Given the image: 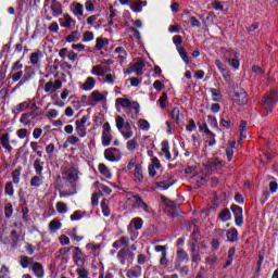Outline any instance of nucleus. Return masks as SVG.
Segmentation results:
<instances>
[{"label": "nucleus", "instance_id": "nucleus-59", "mask_svg": "<svg viewBox=\"0 0 278 278\" xmlns=\"http://www.w3.org/2000/svg\"><path fill=\"white\" fill-rule=\"evenodd\" d=\"M67 144H72V147H76V144H79V139L77 136H70L66 140Z\"/></svg>", "mask_w": 278, "mask_h": 278}, {"label": "nucleus", "instance_id": "nucleus-62", "mask_svg": "<svg viewBox=\"0 0 278 278\" xmlns=\"http://www.w3.org/2000/svg\"><path fill=\"white\" fill-rule=\"evenodd\" d=\"M55 151V144L53 143H49L47 147H46V153L47 155H49V157H53V152Z\"/></svg>", "mask_w": 278, "mask_h": 278}, {"label": "nucleus", "instance_id": "nucleus-41", "mask_svg": "<svg viewBox=\"0 0 278 278\" xmlns=\"http://www.w3.org/2000/svg\"><path fill=\"white\" fill-rule=\"evenodd\" d=\"M67 42H78L79 40V31L73 30L71 35L66 37Z\"/></svg>", "mask_w": 278, "mask_h": 278}, {"label": "nucleus", "instance_id": "nucleus-22", "mask_svg": "<svg viewBox=\"0 0 278 278\" xmlns=\"http://www.w3.org/2000/svg\"><path fill=\"white\" fill-rule=\"evenodd\" d=\"M66 179L70 184H75L79 179V174L75 167H71L66 173Z\"/></svg>", "mask_w": 278, "mask_h": 278}, {"label": "nucleus", "instance_id": "nucleus-42", "mask_svg": "<svg viewBox=\"0 0 278 278\" xmlns=\"http://www.w3.org/2000/svg\"><path fill=\"white\" fill-rule=\"evenodd\" d=\"M12 214H14V207L12 206V203H7L4 206L5 218H12Z\"/></svg>", "mask_w": 278, "mask_h": 278}, {"label": "nucleus", "instance_id": "nucleus-7", "mask_svg": "<svg viewBox=\"0 0 278 278\" xmlns=\"http://www.w3.org/2000/svg\"><path fill=\"white\" fill-rule=\"evenodd\" d=\"M30 110H33L29 113H23L21 115L20 118V123H22V125H24V127H29L31 125V119L29 118H38V116H40V114L37 112L38 105H36V103H33V105L30 106Z\"/></svg>", "mask_w": 278, "mask_h": 278}, {"label": "nucleus", "instance_id": "nucleus-44", "mask_svg": "<svg viewBox=\"0 0 278 278\" xmlns=\"http://www.w3.org/2000/svg\"><path fill=\"white\" fill-rule=\"evenodd\" d=\"M101 208L103 216H110V205H108V199L101 201Z\"/></svg>", "mask_w": 278, "mask_h": 278}, {"label": "nucleus", "instance_id": "nucleus-28", "mask_svg": "<svg viewBox=\"0 0 278 278\" xmlns=\"http://www.w3.org/2000/svg\"><path fill=\"white\" fill-rule=\"evenodd\" d=\"M34 264V257H29L27 255H21L20 256V266L23 268H29Z\"/></svg>", "mask_w": 278, "mask_h": 278}, {"label": "nucleus", "instance_id": "nucleus-6", "mask_svg": "<svg viewBox=\"0 0 278 278\" xmlns=\"http://www.w3.org/2000/svg\"><path fill=\"white\" fill-rule=\"evenodd\" d=\"M130 199L132 201V207L134 210H143L146 214H153V208L149 206L139 194L136 193H129Z\"/></svg>", "mask_w": 278, "mask_h": 278}, {"label": "nucleus", "instance_id": "nucleus-51", "mask_svg": "<svg viewBox=\"0 0 278 278\" xmlns=\"http://www.w3.org/2000/svg\"><path fill=\"white\" fill-rule=\"evenodd\" d=\"M16 136L21 140H25V138H27V136H29V130H27L26 128H21V129L16 130Z\"/></svg>", "mask_w": 278, "mask_h": 278}, {"label": "nucleus", "instance_id": "nucleus-58", "mask_svg": "<svg viewBox=\"0 0 278 278\" xmlns=\"http://www.w3.org/2000/svg\"><path fill=\"white\" fill-rule=\"evenodd\" d=\"M179 116H180L179 108H174L172 110V118H173V121H175L176 123H179Z\"/></svg>", "mask_w": 278, "mask_h": 278}, {"label": "nucleus", "instance_id": "nucleus-35", "mask_svg": "<svg viewBox=\"0 0 278 278\" xmlns=\"http://www.w3.org/2000/svg\"><path fill=\"white\" fill-rule=\"evenodd\" d=\"M240 132V142H242L247 138V122L242 121L239 126Z\"/></svg>", "mask_w": 278, "mask_h": 278}, {"label": "nucleus", "instance_id": "nucleus-13", "mask_svg": "<svg viewBox=\"0 0 278 278\" xmlns=\"http://www.w3.org/2000/svg\"><path fill=\"white\" fill-rule=\"evenodd\" d=\"M231 212L233 213L235 216V224L237 225V227H242V225H244V218L242 216V207L233 204L230 207Z\"/></svg>", "mask_w": 278, "mask_h": 278}, {"label": "nucleus", "instance_id": "nucleus-57", "mask_svg": "<svg viewBox=\"0 0 278 278\" xmlns=\"http://www.w3.org/2000/svg\"><path fill=\"white\" fill-rule=\"evenodd\" d=\"M29 108V101H24L15 106L16 112H25Z\"/></svg>", "mask_w": 278, "mask_h": 278}, {"label": "nucleus", "instance_id": "nucleus-54", "mask_svg": "<svg viewBox=\"0 0 278 278\" xmlns=\"http://www.w3.org/2000/svg\"><path fill=\"white\" fill-rule=\"evenodd\" d=\"M13 182L21 184V167L12 172Z\"/></svg>", "mask_w": 278, "mask_h": 278}, {"label": "nucleus", "instance_id": "nucleus-24", "mask_svg": "<svg viewBox=\"0 0 278 278\" xmlns=\"http://www.w3.org/2000/svg\"><path fill=\"white\" fill-rule=\"evenodd\" d=\"M142 225H143L142 218L140 217L134 218L128 225V231H134V229L138 231L142 229Z\"/></svg>", "mask_w": 278, "mask_h": 278}, {"label": "nucleus", "instance_id": "nucleus-4", "mask_svg": "<svg viewBox=\"0 0 278 278\" xmlns=\"http://www.w3.org/2000/svg\"><path fill=\"white\" fill-rule=\"evenodd\" d=\"M190 251H191V262L197 264V262H201V255H205L207 251V245L205 242H201L197 245V242L190 243Z\"/></svg>", "mask_w": 278, "mask_h": 278}, {"label": "nucleus", "instance_id": "nucleus-49", "mask_svg": "<svg viewBox=\"0 0 278 278\" xmlns=\"http://www.w3.org/2000/svg\"><path fill=\"white\" fill-rule=\"evenodd\" d=\"M168 101V94L166 93H162V96L160 97V99L157 100V103L160 105V108L162 110H164V108H166V103Z\"/></svg>", "mask_w": 278, "mask_h": 278}, {"label": "nucleus", "instance_id": "nucleus-5", "mask_svg": "<svg viewBox=\"0 0 278 278\" xmlns=\"http://www.w3.org/2000/svg\"><path fill=\"white\" fill-rule=\"evenodd\" d=\"M116 108H123L129 110L130 112H135L136 115L140 114V103L136 101H130L127 98H117L115 100Z\"/></svg>", "mask_w": 278, "mask_h": 278}, {"label": "nucleus", "instance_id": "nucleus-25", "mask_svg": "<svg viewBox=\"0 0 278 278\" xmlns=\"http://www.w3.org/2000/svg\"><path fill=\"white\" fill-rule=\"evenodd\" d=\"M50 10L52 11L53 16H60V14H62V4L58 2V0H52Z\"/></svg>", "mask_w": 278, "mask_h": 278}, {"label": "nucleus", "instance_id": "nucleus-46", "mask_svg": "<svg viewBox=\"0 0 278 278\" xmlns=\"http://www.w3.org/2000/svg\"><path fill=\"white\" fill-rule=\"evenodd\" d=\"M105 45H108V39L97 38L96 40L97 51H101L105 47Z\"/></svg>", "mask_w": 278, "mask_h": 278}, {"label": "nucleus", "instance_id": "nucleus-36", "mask_svg": "<svg viewBox=\"0 0 278 278\" xmlns=\"http://www.w3.org/2000/svg\"><path fill=\"white\" fill-rule=\"evenodd\" d=\"M40 58H42V53L40 51L30 53V64L36 65L40 62Z\"/></svg>", "mask_w": 278, "mask_h": 278}, {"label": "nucleus", "instance_id": "nucleus-19", "mask_svg": "<svg viewBox=\"0 0 278 278\" xmlns=\"http://www.w3.org/2000/svg\"><path fill=\"white\" fill-rule=\"evenodd\" d=\"M30 268H31L35 277H37V278L45 277V268L42 267V264H40L39 262H34L30 265Z\"/></svg>", "mask_w": 278, "mask_h": 278}, {"label": "nucleus", "instance_id": "nucleus-40", "mask_svg": "<svg viewBox=\"0 0 278 278\" xmlns=\"http://www.w3.org/2000/svg\"><path fill=\"white\" fill-rule=\"evenodd\" d=\"M162 153H164L166 160H170L173 156L170 155V147H168V142L162 143Z\"/></svg>", "mask_w": 278, "mask_h": 278}, {"label": "nucleus", "instance_id": "nucleus-43", "mask_svg": "<svg viewBox=\"0 0 278 278\" xmlns=\"http://www.w3.org/2000/svg\"><path fill=\"white\" fill-rule=\"evenodd\" d=\"M128 278H137L140 277V267H135L132 269H129L126 274Z\"/></svg>", "mask_w": 278, "mask_h": 278}, {"label": "nucleus", "instance_id": "nucleus-45", "mask_svg": "<svg viewBox=\"0 0 278 278\" xmlns=\"http://www.w3.org/2000/svg\"><path fill=\"white\" fill-rule=\"evenodd\" d=\"M90 121V116L84 115L80 119L75 122L76 127H86V124Z\"/></svg>", "mask_w": 278, "mask_h": 278}, {"label": "nucleus", "instance_id": "nucleus-38", "mask_svg": "<svg viewBox=\"0 0 278 278\" xmlns=\"http://www.w3.org/2000/svg\"><path fill=\"white\" fill-rule=\"evenodd\" d=\"M177 51L180 55V58L186 62V64H190V59L188 58V52H186V49L182 47L177 48Z\"/></svg>", "mask_w": 278, "mask_h": 278}, {"label": "nucleus", "instance_id": "nucleus-39", "mask_svg": "<svg viewBox=\"0 0 278 278\" xmlns=\"http://www.w3.org/2000/svg\"><path fill=\"white\" fill-rule=\"evenodd\" d=\"M56 212L59 214H66L68 212V205L64 202H58L56 203Z\"/></svg>", "mask_w": 278, "mask_h": 278}, {"label": "nucleus", "instance_id": "nucleus-61", "mask_svg": "<svg viewBox=\"0 0 278 278\" xmlns=\"http://www.w3.org/2000/svg\"><path fill=\"white\" fill-rule=\"evenodd\" d=\"M130 10H132V12H142V5L140 3V1H136L130 5Z\"/></svg>", "mask_w": 278, "mask_h": 278}, {"label": "nucleus", "instance_id": "nucleus-15", "mask_svg": "<svg viewBox=\"0 0 278 278\" xmlns=\"http://www.w3.org/2000/svg\"><path fill=\"white\" fill-rule=\"evenodd\" d=\"M233 101L238 103V105H247L249 99L247 98V91L244 89H239L235 92Z\"/></svg>", "mask_w": 278, "mask_h": 278}, {"label": "nucleus", "instance_id": "nucleus-34", "mask_svg": "<svg viewBox=\"0 0 278 278\" xmlns=\"http://www.w3.org/2000/svg\"><path fill=\"white\" fill-rule=\"evenodd\" d=\"M71 25H73V17H71V15L68 14H65L61 22V27H65V29H71Z\"/></svg>", "mask_w": 278, "mask_h": 278}, {"label": "nucleus", "instance_id": "nucleus-32", "mask_svg": "<svg viewBox=\"0 0 278 278\" xmlns=\"http://www.w3.org/2000/svg\"><path fill=\"white\" fill-rule=\"evenodd\" d=\"M227 240L229 242H237L238 241V229L231 228L227 231Z\"/></svg>", "mask_w": 278, "mask_h": 278}, {"label": "nucleus", "instance_id": "nucleus-2", "mask_svg": "<svg viewBox=\"0 0 278 278\" xmlns=\"http://www.w3.org/2000/svg\"><path fill=\"white\" fill-rule=\"evenodd\" d=\"M115 125L119 134H122L124 140H129L134 138V130L131 129V124H129V122H125V118H123V116L117 115L115 117Z\"/></svg>", "mask_w": 278, "mask_h": 278}, {"label": "nucleus", "instance_id": "nucleus-48", "mask_svg": "<svg viewBox=\"0 0 278 278\" xmlns=\"http://www.w3.org/2000/svg\"><path fill=\"white\" fill-rule=\"evenodd\" d=\"M138 125L140 129H142V131H149V129L151 128V124H149L147 119H139Z\"/></svg>", "mask_w": 278, "mask_h": 278}, {"label": "nucleus", "instance_id": "nucleus-63", "mask_svg": "<svg viewBox=\"0 0 278 278\" xmlns=\"http://www.w3.org/2000/svg\"><path fill=\"white\" fill-rule=\"evenodd\" d=\"M157 188H160L161 190H168L170 186H173V182H168V181H161L157 182Z\"/></svg>", "mask_w": 278, "mask_h": 278}, {"label": "nucleus", "instance_id": "nucleus-52", "mask_svg": "<svg viewBox=\"0 0 278 278\" xmlns=\"http://www.w3.org/2000/svg\"><path fill=\"white\" fill-rule=\"evenodd\" d=\"M98 185L99 191L102 194H112V189L103 184L96 182Z\"/></svg>", "mask_w": 278, "mask_h": 278}, {"label": "nucleus", "instance_id": "nucleus-53", "mask_svg": "<svg viewBox=\"0 0 278 278\" xmlns=\"http://www.w3.org/2000/svg\"><path fill=\"white\" fill-rule=\"evenodd\" d=\"M76 275H78V278H88V275H90L88 273V269H86L85 267H78L76 269Z\"/></svg>", "mask_w": 278, "mask_h": 278}, {"label": "nucleus", "instance_id": "nucleus-23", "mask_svg": "<svg viewBox=\"0 0 278 278\" xmlns=\"http://www.w3.org/2000/svg\"><path fill=\"white\" fill-rule=\"evenodd\" d=\"M48 229L50 233H55V231H60L62 229V222L60 219L54 218L48 224Z\"/></svg>", "mask_w": 278, "mask_h": 278}, {"label": "nucleus", "instance_id": "nucleus-26", "mask_svg": "<svg viewBox=\"0 0 278 278\" xmlns=\"http://www.w3.org/2000/svg\"><path fill=\"white\" fill-rule=\"evenodd\" d=\"M72 12H73L74 16H77L78 18L80 16H84V4L74 2L72 4Z\"/></svg>", "mask_w": 278, "mask_h": 278}, {"label": "nucleus", "instance_id": "nucleus-12", "mask_svg": "<svg viewBox=\"0 0 278 278\" xmlns=\"http://www.w3.org/2000/svg\"><path fill=\"white\" fill-rule=\"evenodd\" d=\"M104 157L109 162H117V160H121V150L118 148H109L104 151Z\"/></svg>", "mask_w": 278, "mask_h": 278}, {"label": "nucleus", "instance_id": "nucleus-10", "mask_svg": "<svg viewBox=\"0 0 278 278\" xmlns=\"http://www.w3.org/2000/svg\"><path fill=\"white\" fill-rule=\"evenodd\" d=\"M142 68H144V61L138 58L137 61L126 70V74L131 75V73H136V75H144Z\"/></svg>", "mask_w": 278, "mask_h": 278}, {"label": "nucleus", "instance_id": "nucleus-16", "mask_svg": "<svg viewBox=\"0 0 278 278\" xmlns=\"http://www.w3.org/2000/svg\"><path fill=\"white\" fill-rule=\"evenodd\" d=\"M132 181L136 186H140L144 181V174L142 172V166L136 165L134 170Z\"/></svg>", "mask_w": 278, "mask_h": 278}, {"label": "nucleus", "instance_id": "nucleus-18", "mask_svg": "<svg viewBox=\"0 0 278 278\" xmlns=\"http://www.w3.org/2000/svg\"><path fill=\"white\" fill-rule=\"evenodd\" d=\"M97 86V79L94 77L89 76L86 78L84 84L80 86L81 90H85V92H90V90H93Z\"/></svg>", "mask_w": 278, "mask_h": 278}, {"label": "nucleus", "instance_id": "nucleus-11", "mask_svg": "<svg viewBox=\"0 0 278 278\" xmlns=\"http://www.w3.org/2000/svg\"><path fill=\"white\" fill-rule=\"evenodd\" d=\"M134 257H136V254L131 252L129 249H122L117 253V258L119 260L122 266H125V261L130 260V262H134Z\"/></svg>", "mask_w": 278, "mask_h": 278}, {"label": "nucleus", "instance_id": "nucleus-37", "mask_svg": "<svg viewBox=\"0 0 278 278\" xmlns=\"http://www.w3.org/2000/svg\"><path fill=\"white\" fill-rule=\"evenodd\" d=\"M177 257L178 260H180L181 262H189L190 261V256H188V252L185 251L184 249H179L177 251Z\"/></svg>", "mask_w": 278, "mask_h": 278}, {"label": "nucleus", "instance_id": "nucleus-50", "mask_svg": "<svg viewBox=\"0 0 278 278\" xmlns=\"http://www.w3.org/2000/svg\"><path fill=\"white\" fill-rule=\"evenodd\" d=\"M75 131L79 138H86L87 136V128L81 126H76Z\"/></svg>", "mask_w": 278, "mask_h": 278}, {"label": "nucleus", "instance_id": "nucleus-60", "mask_svg": "<svg viewBox=\"0 0 278 278\" xmlns=\"http://www.w3.org/2000/svg\"><path fill=\"white\" fill-rule=\"evenodd\" d=\"M173 42H174V45H176V49H179V48L184 47L181 45L184 42V40H181V36H179V35H175L173 37Z\"/></svg>", "mask_w": 278, "mask_h": 278}, {"label": "nucleus", "instance_id": "nucleus-30", "mask_svg": "<svg viewBox=\"0 0 278 278\" xmlns=\"http://www.w3.org/2000/svg\"><path fill=\"white\" fill-rule=\"evenodd\" d=\"M34 168L36 175H42V170H45V162L40 161V159L35 160Z\"/></svg>", "mask_w": 278, "mask_h": 278}, {"label": "nucleus", "instance_id": "nucleus-56", "mask_svg": "<svg viewBox=\"0 0 278 278\" xmlns=\"http://www.w3.org/2000/svg\"><path fill=\"white\" fill-rule=\"evenodd\" d=\"M5 194H9V197H14V185L12 182H7L4 187Z\"/></svg>", "mask_w": 278, "mask_h": 278}, {"label": "nucleus", "instance_id": "nucleus-9", "mask_svg": "<svg viewBox=\"0 0 278 278\" xmlns=\"http://www.w3.org/2000/svg\"><path fill=\"white\" fill-rule=\"evenodd\" d=\"M278 101L277 91H271L264 100L263 105L267 112H273L275 104Z\"/></svg>", "mask_w": 278, "mask_h": 278}, {"label": "nucleus", "instance_id": "nucleus-31", "mask_svg": "<svg viewBox=\"0 0 278 278\" xmlns=\"http://www.w3.org/2000/svg\"><path fill=\"white\" fill-rule=\"evenodd\" d=\"M218 217L222 223H227V220H231V212L229 211V208H224L219 213Z\"/></svg>", "mask_w": 278, "mask_h": 278}, {"label": "nucleus", "instance_id": "nucleus-27", "mask_svg": "<svg viewBox=\"0 0 278 278\" xmlns=\"http://www.w3.org/2000/svg\"><path fill=\"white\" fill-rule=\"evenodd\" d=\"M138 147H140V144L138 143V137H134L132 139H129L126 142V149L130 153H134V151H136L138 149Z\"/></svg>", "mask_w": 278, "mask_h": 278}, {"label": "nucleus", "instance_id": "nucleus-3", "mask_svg": "<svg viewBox=\"0 0 278 278\" xmlns=\"http://www.w3.org/2000/svg\"><path fill=\"white\" fill-rule=\"evenodd\" d=\"M10 77L12 81L14 83L18 81L12 90V92H16L18 88H22V86H25V84H27V81L31 79V74H24L23 71H17V72H11Z\"/></svg>", "mask_w": 278, "mask_h": 278}, {"label": "nucleus", "instance_id": "nucleus-21", "mask_svg": "<svg viewBox=\"0 0 278 278\" xmlns=\"http://www.w3.org/2000/svg\"><path fill=\"white\" fill-rule=\"evenodd\" d=\"M31 188H40L45 184V176L36 174L29 181Z\"/></svg>", "mask_w": 278, "mask_h": 278}, {"label": "nucleus", "instance_id": "nucleus-20", "mask_svg": "<svg viewBox=\"0 0 278 278\" xmlns=\"http://www.w3.org/2000/svg\"><path fill=\"white\" fill-rule=\"evenodd\" d=\"M114 55L117 59V62H119V64H123V62L127 60V50H125V48L123 47H117L114 51Z\"/></svg>", "mask_w": 278, "mask_h": 278}, {"label": "nucleus", "instance_id": "nucleus-55", "mask_svg": "<svg viewBox=\"0 0 278 278\" xmlns=\"http://www.w3.org/2000/svg\"><path fill=\"white\" fill-rule=\"evenodd\" d=\"M210 92L212 93L213 101H216V102L220 101V97H223V96L220 94V91L218 89L211 88Z\"/></svg>", "mask_w": 278, "mask_h": 278}, {"label": "nucleus", "instance_id": "nucleus-47", "mask_svg": "<svg viewBox=\"0 0 278 278\" xmlns=\"http://www.w3.org/2000/svg\"><path fill=\"white\" fill-rule=\"evenodd\" d=\"M236 255V248H231L229 251H228V258H227V262H226V265L225 267L227 266H231L232 262H233V256Z\"/></svg>", "mask_w": 278, "mask_h": 278}, {"label": "nucleus", "instance_id": "nucleus-33", "mask_svg": "<svg viewBox=\"0 0 278 278\" xmlns=\"http://www.w3.org/2000/svg\"><path fill=\"white\" fill-rule=\"evenodd\" d=\"M98 169H99V173H101V175L106 177V179H112V173H110V169L108 168V166H105V164L101 163L98 166Z\"/></svg>", "mask_w": 278, "mask_h": 278}, {"label": "nucleus", "instance_id": "nucleus-8", "mask_svg": "<svg viewBox=\"0 0 278 278\" xmlns=\"http://www.w3.org/2000/svg\"><path fill=\"white\" fill-rule=\"evenodd\" d=\"M113 138L114 137L112 136V126H110V124L106 122L102 126V136H101L102 147H110V144H112Z\"/></svg>", "mask_w": 278, "mask_h": 278}, {"label": "nucleus", "instance_id": "nucleus-14", "mask_svg": "<svg viewBox=\"0 0 278 278\" xmlns=\"http://www.w3.org/2000/svg\"><path fill=\"white\" fill-rule=\"evenodd\" d=\"M62 88V80L56 79L54 81H48L45 84L43 90L47 94H53L55 90H60Z\"/></svg>", "mask_w": 278, "mask_h": 278}, {"label": "nucleus", "instance_id": "nucleus-64", "mask_svg": "<svg viewBox=\"0 0 278 278\" xmlns=\"http://www.w3.org/2000/svg\"><path fill=\"white\" fill-rule=\"evenodd\" d=\"M81 218H84L81 211H76L71 215V220H81Z\"/></svg>", "mask_w": 278, "mask_h": 278}, {"label": "nucleus", "instance_id": "nucleus-1", "mask_svg": "<svg viewBox=\"0 0 278 278\" xmlns=\"http://www.w3.org/2000/svg\"><path fill=\"white\" fill-rule=\"evenodd\" d=\"M112 61L110 60L102 61L101 64L91 68V75H96V77H102V81L104 84L113 86V84L116 81V74L112 72V68L110 67Z\"/></svg>", "mask_w": 278, "mask_h": 278}, {"label": "nucleus", "instance_id": "nucleus-29", "mask_svg": "<svg viewBox=\"0 0 278 278\" xmlns=\"http://www.w3.org/2000/svg\"><path fill=\"white\" fill-rule=\"evenodd\" d=\"M90 99H91L92 103H99L101 101H105V96L103 93H101V91H99V90H93L90 93Z\"/></svg>", "mask_w": 278, "mask_h": 278}, {"label": "nucleus", "instance_id": "nucleus-17", "mask_svg": "<svg viewBox=\"0 0 278 278\" xmlns=\"http://www.w3.org/2000/svg\"><path fill=\"white\" fill-rule=\"evenodd\" d=\"M0 143L7 153H12V151H14V148H12V146L10 144V134L9 132H4L0 136Z\"/></svg>", "mask_w": 278, "mask_h": 278}]
</instances>
